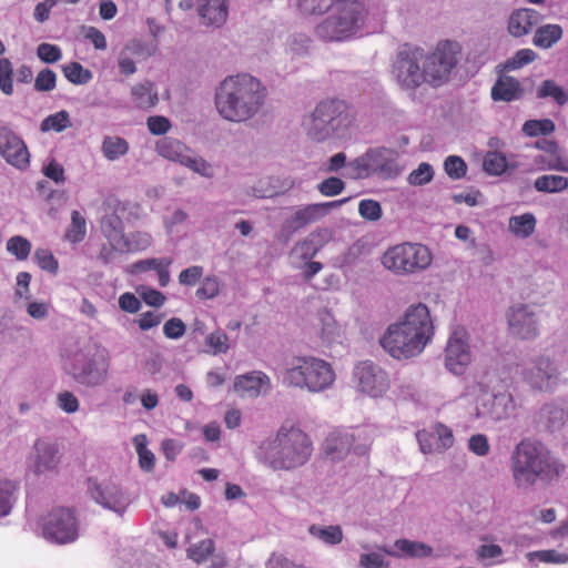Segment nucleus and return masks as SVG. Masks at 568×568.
<instances>
[{
  "label": "nucleus",
  "mask_w": 568,
  "mask_h": 568,
  "mask_svg": "<svg viewBox=\"0 0 568 568\" xmlns=\"http://www.w3.org/2000/svg\"><path fill=\"white\" fill-rule=\"evenodd\" d=\"M266 87L248 74L226 77L216 88L215 108L219 114L230 122H245L254 118L265 103Z\"/></svg>",
  "instance_id": "f257e3e1"
},
{
  "label": "nucleus",
  "mask_w": 568,
  "mask_h": 568,
  "mask_svg": "<svg viewBox=\"0 0 568 568\" xmlns=\"http://www.w3.org/2000/svg\"><path fill=\"white\" fill-rule=\"evenodd\" d=\"M433 335L429 310L418 303L410 305L398 322L387 327L381 345L392 357L407 359L422 353Z\"/></svg>",
  "instance_id": "f03ea898"
},
{
  "label": "nucleus",
  "mask_w": 568,
  "mask_h": 568,
  "mask_svg": "<svg viewBox=\"0 0 568 568\" xmlns=\"http://www.w3.org/2000/svg\"><path fill=\"white\" fill-rule=\"evenodd\" d=\"M312 452V440L305 432L283 425L274 437L261 443L257 459L274 471H290L304 466Z\"/></svg>",
  "instance_id": "7ed1b4c3"
},
{
  "label": "nucleus",
  "mask_w": 568,
  "mask_h": 568,
  "mask_svg": "<svg viewBox=\"0 0 568 568\" xmlns=\"http://www.w3.org/2000/svg\"><path fill=\"white\" fill-rule=\"evenodd\" d=\"M511 474L518 489H529L537 484L549 485L559 478V467L539 442L525 438L511 453Z\"/></svg>",
  "instance_id": "20e7f679"
},
{
  "label": "nucleus",
  "mask_w": 568,
  "mask_h": 568,
  "mask_svg": "<svg viewBox=\"0 0 568 568\" xmlns=\"http://www.w3.org/2000/svg\"><path fill=\"white\" fill-rule=\"evenodd\" d=\"M62 358L64 372L75 383L87 387H97L104 383L108 364L87 341L69 339Z\"/></svg>",
  "instance_id": "39448f33"
},
{
  "label": "nucleus",
  "mask_w": 568,
  "mask_h": 568,
  "mask_svg": "<svg viewBox=\"0 0 568 568\" xmlns=\"http://www.w3.org/2000/svg\"><path fill=\"white\" fill-rule=\"evenodd\" d=\"M367 11L356 0H339L328 16L315 28L323 41H344L355 36L364 26Z\"/></svg>",
  "instance_id": "423d86ee"
},
{
  "label": "nucleus",
  "mask_w": 568,
  "mask_h": 568,
  "mask_svg": "<svg viewBox=\"0 0 568 568\" xmlns=\"http://www.w3.org/2000/svg\"><path fill=\"white\" fill-rule=\"evenodd\" d=\"M353 122L348 104L339 99L321 101L310 115L306 124L307 136L324 142L343 134Z\"/></svg>",
  "instance_id": "0eeeda50"
},
{
  "label": "nucleus",
  "mask_w": 568,
  "mask_h": 568,
  "mask_svg": "<svg viewBox=\"0 0 568 568\" xmlns=\"http://www.w3.org/2000/svg\"><path fill=\"white\" fill-rule=\"evenodd\" d=\"M398 158L399 154L394 149L385 146L371 148L348 163L347 176L351 179H365L369 176H377L383 180L395 179L402 173Z\"/></svg>",
  "instance_id": "6e6552de"
},
{
  "label": "nucleus",
  "mask_w": 568,
  "mask_h": 568,
  "mask_svg": "<svg viewBox=\"0 0 568 568\" xmlns=\"http://www.w3.org/2000/svg\"><path fill=\"white\" fill-rule=\"evenodd\" d=\"M432 263V253L419 243H402L388 248L382 264L394 274L406 275L426 270Z\"/></svg>",
  "instance_id": "1a4fd4ad"
},
{
  "label": "nucleus",
  "mask_w": 568,
  "mask_h": 568,
  "mask_svg": "<svg viewBox=\"0 0 568 568\" xmlns=\"http://www.w3.org/2000/svg\"><path fill=\"white\" fill-rule=\"evenodd\" d=\"M520 407L509 390L489 393L480 385V394L476 397L475 418L490 422H504L516 417Z\"/></svg>",
  "instance_id": "9d476101"
},
{
  "label": "nucleus",
  "mask_w": 568,
  "mask_h": 568,
  "mask_svg": "<svg viewBox=\"0 0 568 568\" xmlns=\"http://www.w3.org/2000/svg\"><path fill=\"white\" fill-rule=\"evenodd\" d=\"M460 47L455 41H440L434 51L423 58L427 83L438 87L445 83L458 62Z\"/></svg>",
  "instance_id": "9b49d317"
},
{
  "label": "nucleus",
  "mask_w": 568,
  "mask_h": 568,
  "mask_svg": "<svg viewBox=\"0 0 568 568\" xmlns=\"http://www.w3.org/2000/svg\"><path fill=\"white\" fill-rule=\"evenodd\" d=\"M424 50L420 48H404L397 53L393 64V74L404 89L414 90L427 83L423 65Z\"/></svg>",
  "instance_id": "f8f14e48"
},
{
  "label": "nucleus",
  "mask_w": 568,
  "mask_h": 568,
  "mask_svg": "<svg viewBox=\"0 0 568 568\" xmlns=\"http://www.w3.org/2000/svg\"><path fill=\"white\" fill-rule=\"evenodd\" d=\"M42 536L50 542L64 545L78 538L79 525L74 513L68 508H55L41 520Z\"/></svg>",
  "instance_id": "ddd939ff"
},
{
  "label": "nucleus",
  "mask_w": 568,
  "mask_h": 568,
  "mask_svg": "<svg viewBox=\"0 0 568 568\" xmlns=\"http://www.w3.org/2000/svg\"><path fill=\"white\" fill-rule=\"evenodd\" d=\"M353 383L359 394L374 399L385 396L390 387L388 374L371 361L354 366Z\"/></svg>",
  "instance_id": "4468645a"
},
{
  "label": "nucleus",
  "mask_w": 568,
  "mask_h": 568,
  "mask_svg": "<svg viewBox=\"0 0 568 568\" xmlns=\"http://www.w3.org/2000/svg\"><path fill=\"white\" fill-rule=\"evenodd\" d=\"M88 493L101 507L123 516L131 504L129 494L116 483L88 479Z\"/></svg>",
  "instance_id": "2eb2a0df"
},
{
  "label": "nucleus",
  "mask_w": 568,
  "mask_h": 568,
  "mask_svg": "<svg viewBox=\"0 0 568 568\" xmlns=\"http://www.w3.org/2000/svg\"><path fill=\"white\" fill-rule=\"evenodd\" d=\"M521 375L532 389L539 392H552L560 379V371L557 364L544 355L532 358L523 368Z\"/></svg>",
  "instance_id": "dca6fc26"
},
{
  "label": "nucleus",
  "mask_w": 568,
  "mask_h": 568,
  "mask_svg": "<svg viewBox=\"0 0 568 568\" xmlns=\"http://www.w3.org/2000/svg\"><path fill=\"white\" fill-rule=\"evenodd\" d=\"M510 333L525 341L535 339L539 334V320L535 307L528 304H516L507 313Z\"/></svg>",
  "instance_id": "f3484780"
},
{
  "label": "nucleus",
  "mask_w": 568,
  "mask_h": 568,
  "mask_svg": "<svg viewBox=\"0 0 568 568\" xmlns=\"http://www.w3.org/2000/svg\"><path fill=\"white\" fill-rule=\"evenodd\" d=\"M159 154L170 161L179 162L192 171L205 174L209 168L206 161L194 155V153L181 141L172 138H165L156 144Z\"/></svg>",
  "instance_id": "a211bd4d"
},
{
  "label": "nucleus",
  "mask_w": 568,
  "mask_h": 568,
  "mask_svg": "<svg viewBox=\"0 0 568 568\" xmlns=\"http://www.w3.org/2000/svg\"><path fill=\"white\" fill-rule=\"evenodd\" d=\"M356 436L353 433L334 430L324 440V453L332 460H341L351 452L357 456H363L368 452L367 443L355 444Z\"/></svg>",
  "instance_id": "6ab92c4d"
},
{
  "label": "nucleus",
  "mask_w": 568,
  "mask_h": 568,
  "mask_svg": "<svg viewBox=\"0 0 568 568\" xmlns=\"http://www.w3.org/2000/svg\"><path fill=\"white\" fill-rule=\"evenodd\" d=\"M103 215L101 217L100 229L109 243L120 245L124 241V225L120 212H124L121 203L109 197L102 204Z\"/></svg>",
  "instance_id": "aec40b11"
},
{
  "label": "nucleus",
  "mask_w": 568,
  "mask_h": 568,
  "mask_svg": "<svg viewBox=\"0 0 568 568\" xmlns=\"http://www.w3.org/2000/svg\"><path fill=\"white\" fill-rule=\"evenodd\" d=\"M469 363L470 351L466 342V332L456 329L445 349V365L455 375H462Z\"/></svg>",
  "instance_id": "412c9836"
},
{
  "label": "nucleus",
  "mask_w": 568,
  "mask_h": 568,
  "mask_svg": "<svg viewBox=\"0 0 568 568\" xmlns=\"http://www.w3.org/2000/svg\"><path fill=\"white\" fill-rule=\"evenodd\" d=\"M0 154L9 164L20 170L29 165L30 154L27 145L7 126L0 128Z\"/></svg>",
  "instance_id": "4be33fe9"
},
{
  "label": "nucleus",
  "mask_w": 568,
  "mask_h": 568,
  "mask_svg": "<svg viewBox=\"0 0 568 568\" xmlns=\"http://www.w3.org/2000/svg\"><path fill=\"white\" fill-rule=\"evenodd\" d=\"M304 372L306 374V388L310 392H323L331 387L335 381V373L331 365L315 357H304Z\"/></svg>",
  "instance_id": "5701e85b"
},
{
  "label": "nucleus",
  "mask_w": 568,
  "mask_h": 568,
  "mask_svg": "<svg viewBox=\"0 0 568 568\" xmlns=\"http://www.w3.org/2000/svg\"><path fill=\"white\" fill-rule=\"evenodd\" d=\"M30 460V469L36 475L54 470L60 463L58 444L47 439H37Z\"/></svg>",
  "instance_id": "b1692460"
},
{
  "label": "nucleus",
  "mask_w": 568,
  "mask_h": 568,
  "mask_svg": "<svg viewBox=\"0 0 568 568\" xmlns=\"http://www.w3.org/2000/svg\"><path fill=\"white\" fill-rule=\"evenodd\" d=\"M542 18V14L535 9H517L508 19V32L515 38L524 37L538 26Z\"/></svg>",
  "instance_id": "393cba45"
},
{
  "label": "nucleus",
  "mask_w": 568,
  "mask_h": 568,
  "mask_svg": "<svg viewBox=\"0 0 568 568\" xmlns=\"http://www.w3.org/2000/svg\"><path fill=\"white\" fill-rule=\"evenodd\" d=\"M317 220L318 217L313 204L297 210L291 217L283 222L277 235L278 241L287 243L295 232Z\"/></svg>",
  "instance_id": "a878e982"
},
{
  "label": "nucleus",
  "mask_w": 568,
  "mask_h": 568,
  "mask_svg": "<svg viewBox=\"0 0 568 568\" xmlns=\"http://www.w3.org/2000/svg\"><path fill=\"white\" fill-rule=\"evenodd\" d=\"M568 418V410L557 402L545 404L538 413V423L549 432L560 429Z\"/></svg>",
  "instance_id": "bb28decb"
},
{
  "label": "nucleus",
  "mask_w": 568,
  "mask_h": 568,
  "mask_svg": "<svg viewBox=\"0 0 568 568\" xmlns=\"http://www.w3.org/2000/svg\"><path fill=\"white\" fill-rule=\"evenodd\" d=\"M197 12L205 24L221 27L227 18L226 0H197Z\"/></svg>",
  "instance_id": "cd10ccee"
},
{
  "label": "nucleus",
  "mask_w": 568,
  "mask_h": 568,
  "mask_svg": "<svg viewBox=\"0 0 568 568\" xmlns=\"http://www.w3.org/2000/svg\"><path fill=\"white\" fill-rule=\"evenodd\" d=\"M525 90L520 82L509 75H501L491 88V98L494 101L510 102L524 97Z\"/></svg>",
  "instance_id": "c85d7f7f"
},
{
  "label": "nucleus",
  "mask_w": 568,
  "mask_h": 568,
  "mask_svg": "<svg viewBox=\"0 0 568 568\" xmlns=\"http://www.w3.org/2000/svg\"><path fill=\"white\" fill-rule=\"evenodd\" d=\"M333 232L329 229L322 227L312 232L298 245L302 250L303 258H312L316 253L332 239Z\"/></svg>",
  "instance_id": "c756f323"
},
{
  "label": "nucleus",
  "mask_w": 568,
  "mask_h": 568,
  "mask_svg": "<svg viewBox=\"0 0 568 568\" xmlns=\"http://www.w3.org/2000/svg\"><path fill=\"white\" fill-rule=\"evenodd\" d=\"M562 34L564 29L561 26L555 23L544 24L536 29L532 43L540 49H550L562 38Z\"/></svg>",
  "instance_id": "7c9ffc66"
},
{
  "label": "nucleus",
  "mask_w": 568,
  "mask_h": 568,
  "mask_svg": "<svg viewBox=\"0 0 568 568\" xmlns=\"http://www.w3.org/2000/svg\"><path fill=\"white\" fill-rule=\"evenodd\" d=\"M132 95L135 105L144 110L153 108L159 101L158 92L153 90V83L150 81L134 85Z\"/></svg>",
  "instance_id": "2f4dec72"
},
{
  "label": "nucleus",
  "mask_w": 568,
  "mask_h": 568,
  "mask_svg": "<svg viewBox=\"0 0 568 568\" xmlns=\"http://www.w3.org/2000/svg\"><path fill=\"white\" fill-rule=\"evenodd\" d=\"M536 97L538 99L551 98L558 105H565L568 102V91L550 79L541 82Z\"/></svg>",
  "instance_id": "473e14b6"
},
{
  "label": "nucleus",
  "mask_w": 568,
  "mask_h": 568,
  "mask_svg": "<svg viewBox=\"0 0 568 568\" xmlns=\"http://www.w3.org/2000/svg\"><path fill=\"white\" fill-rule=\"evenodd\" d=\"M535 227L536 219L531 213H525L509 219V230L516 236L527 239L535 232Z\"/></svg>",
  "instance_id": "72a5a7b5"
},
{
  "label": "nucleus",
  "mask_w": 568,
  "mask_h": 568,
  "mask_svg": "<svg viewBox=\"0 0 568 568\" xmlns=\"http://www.w3.org/2000/svg\"><path fill=\"white\" fill-rule=\"evenodd\" d=\"M395 547L412 558H425L434 555V549L425 542L408 539H398Z\"/></svg>",
  "instance_id": "f704fd0d"
},
{
  "label": "nucleus",
  "mask_w": 568,
  "mask_h": 568,
  "mask_svg": "<svg viewBox=\"0 0 568 568\" xmlns=\"http://www.w3.org/2000/svg\"><path fill=\"white\" fill-rule=\"evenodd\" d=\"M321 337L326 344L337 342L341 337V327L328 311L320 313Z\"/></svg>",
  "instance_id": "c9c22d12"
},
{
  "label": "nucleus",
  "mask_w": 568,
  "mask_h": 568,
  "mask_svg": "<svg viewBox=\"0 0 568 568\" xmlns=\"http://www.w3.org/2000/svg\"><path fill=\"white\" fill-rule=\"evenodd\" d=\"M534 185L539 192L556 193L568 187V179L561 175H542L535 181Z\"/></svg>",
  "instance_id": "e433bc0d"
},
{
  "label": "nucleus",
  "mask_w": 568,
  "mask_h": 568,
  "mask_svg": "<svg viewBox=\"0 0 568 568\" xmlns=\"http://www.w3.org/2000/svg\"><path fill=\"white\" fill-rule=\"evenodd\" d=\"M121 51L130 58L145 60L154 54L155 45L145 43L139 39H131L124 44Z\"/></svg>",
  "instance_id": "4c0bfd02"
},
{
  "label": "nucleus",
  "mask_w": 568,
  "mask_h": 568,
  "mask_svg": "<svg viewBox=\"0 0 568 568\" xmlns=\"http://www.w3.org/2000/svg\"><path fill=\"white\" fill-rule=\"evenodd\" d=\"M310 534L328 545H337L343 539V531L338 525L327 527L312 525Z\"/></svg>",
  "instance_id": "58836bf2"
},
{
  "label": "nucleus",
  "mask_w": 568,
  "mask_h": 568,
  "mask_svg": "<svg viewBox=\"0 0 568 568\" xmlns=\"http://www.w3.org/2000/svg\"><path fill=\"white\" fill-rule=\"evenodd\" d=\"M152 237L146 232L136 231L124 235V241H121V252H134L145 250L151 245Z\"/></svg>",
  "instance_id": "ea45409f"
},
{
  "label": "nucleus",
  "mask_w": 568,
  "mask_h": 568,
  "mask_svg": "<svg viewBox=\"0 0 568 568\" xmlns=\"http://www.w3.org/2000/svg\"><path fill=\"white\" fill-rule=\"evenodd\" d=\"M129 150L128 142L119 136H106L102 143V151L104 156L114 161L120 156L124 155Z\"/></svg>",
  "instance_id": "a19ab883"
},
{
  "label": "nucleus",
  "mask_w": 568,
  "mask_h": 568,
  "mask_svg": "<svg viewBox=\"0 0 568 568\" xmlns=\"http://www.w3.org/2000/svg\"><path fill=\"white\" fill-rule=\"evenodd\" d=\"M306 372L304 369V357L296 359V363L285 369L283 382L288 386L304 388L306 387Z\"/></svg>",
  "instance_id": "79ce46f5"
},
{
  "label": "nucleus",
  "mask_w": 568,
  "mask_h": 568,
  "mask_svg": "<svg viewBox=\"0 0 568 568\" xmlns=\"http://www.w3.org/2000/svg\"><path fill=\"white\" fill-rule=\"evenodd\" d=\"M133 440L139 455L140 467L145 471H151L154 468L155 456L146 448V436L140 434L136 435Z\"/></svg>",
  "instance_id": "37998d69"
},
{
  "label": "nucleus",
  "mask_w": 568,
  "mask_h": 568,
  "mask_svg": "<svg viewBox=\"0 0 568 568\" xmlns=\"http://www.w3.org/2000/svg\"><path fill=\"white\" fill-rule=\"evenodd\" d=\"M72 125L70 115L67 111L62 110L54 114L47 116L40 125L42 132L53 130L55 132H62L63 130Z\"/></svg>",
  "instance_id": "c03bdc74"
},
{
  "label": "nucleus",
  "mask_w": 568,
  "mask_h": 568,
  "mask_svg": "<svg viewBox=\"0 0 568 568\" xmlns=\"http://www.w3.org/2000/svg\"><path fill=\"white\" fill-rule=\"evenodd\" d=\"M483 169L490 175H500L507 169L505 155L497 151L487 152L483 161Z\"/></svg>",
  "instance_id": "a18cd8bd"
},
{
  "label": "nucleus",
  "mask_w": 568,
  "mask_h": 568,
  "mask_svg": "<svg viewBox=\"0 0 568 568\" xmlns=\"http://www.w3.org/2000/svg\"><path fill=\"white\" fill-rule=\"evenodd\" d=\"M214 549H215L214 540L209 538V539L201 540L197 544L191 545L186 549V555L190 559H192L196 564H201V562L205 561L214 552Z\"/></svg>",
  "instance_id": "49530a36"
},
{
  "label": "nucleus",
  "mask_w": 568,
  "mask_h": 568,
  "mask_svg": "<svg viewBox=\"0 0 568 568\" xmlns=\"http://www.w3.org/2000/svg\"><path fill=\"white\" fill-rule=\"evenodd\" d=\"M262 378L254 375L240 376L234 382V389L241 395L257 396Z\"/></svg>",
  "instance_id": "de8ad7c7"
},
{
  "label": "nucleus",
  "mask_w": 568,
  "mask_h": 568,
  "mask_svg": "<svg viewBox=\"0 0 568 568\" xmlns=\"http://www.w3.org/2000/svg\"><path fill=\"white\" fill-rule=\"evenodd\" d=\"M64 77L73 84H85L92 79L90 70L79 62H71L63 67Z\"/></svg>",
  "instance_id": "09e8293b"
},
{
  "label": "nucleus",
  "mask_w": 568,
  "mask_h": 568,
  "mask_svg": "<svg viewBox=\"0 0 568 568\" xmlns=\"http://www.w3.org/2000/svg\"><path fill=\"white\" fill-rule=\"evenodd\" d=\"M16 485L7 479H0V517L7 516L13 505Z\"/></svg>",
  "instance_id": "8fccbe9b"
},
{
  "label": "nucleus",
  "mask_w": 568,
  "mask_h": 568,
  "mask_svg": "<svg viewBox=\"0 0 568 568\" xmlns=\"http://www.w3.org/2000/svg\"><path fill=\"white\" fill-rule=\"evenodd\" d=\"M555 128V123L549 119L528 120L523 125V132L529 136L547 135L552 133Z\"/></svg>",
  "instance_id": "3c124183"
},
{
  "label": "nucleus",
  "mask_w": 568,
  "mask_h": 568,
  "mask_svg": "<svg viewBox=\"0 0 568 568\" xmlns=\"http://www.w3.org/2000/svg\"><path fill=\"white\" fill-rule=\"evenodd\" d=\"M537 53L531 49H520L511 58L506 60L504 69L507 71L517 70L534 62Z\"/></svg>",
  "instance_id": "603ef678"
},
{
  "label": "nucleus",
  "mask_w": 568,
  "mask_h": 568,
  "mask_svg": "<svg viewBox=\"0 0 568 568\" xmlns=\"http://www.w3.org/2000/svg\"><path fill=\"white\" fill-rule=\"evenodd\" d=\"M85 219L79 211H73L71 214V225L67 232V239L73 243L81 242L85 236Z\"/></svg>",
  "instance_id": "864d4df0"
},
{
  "label": "nucleus",
  "mask_w": 568,
  "mask_h": 568,
  "mask_svg": "<svg viewBox=\"0 0 568 568\" xmlns=\"http://www.w3.org/2000/svg\"><path fill=\"white\" fill-rule=\"evenodd\" d=\"M7 250L13 254L17 260L24 261L30 254L31 243L26 237L16 235L8 240Z\"/></svg>",
  "instance_id": "5fc2aeb1"
},
{
  "label": "nucleus",
  "mask_w": 568,
  "mask_h": 568,
  "mask_svg": "<svg viewBox=\"0 0 568 568\" xmlns=\"http://www.w3.org/2000/svg\"><path fill=\"white\" fill-rule=\"evenodd\" d=\"M434 170L429 163L423 162L417 169L412 171L407 178V182L414 186H420L429 183L433 180Z\"/></svg>",
  "instance_id": "6e6d98bb"
},
{
  "label": "nucleus",
  "mask_w": 568,
  "mask_h": 568,
  "mask_svg": "<svg viewBox=\"0 0 568 568\" xmlns=\"http://www.w3.org/2000/svg\"><path fill=\"white\" fill-rule=\"evenodd\" d=\"M444 170L450 179L459 180L465 176L467 164L460 156L449 155L444 161Z\"/></svg>",
  "instance_id": "4d7b16f0"
},
{
  "label": "nucleus",
  "mask_w": 568,
  "mask_h": 568,
  "mask_svg": "<svg viewBox=\"0 0 568 568\" xmlns=\"http://www.w3.org/2000/svg\"><path fill=\"white\" fill-rule=\"evenodd\" d=\"M358 213L364 220L371 222L378 221L383 214L379 202L371 199H365L359 202Z\"/></svg>",
  "instance_id": "13d9d810"
},
{
  "label": "nucleus",
  "mask_w": 568,
  "mask_h": 568,
  "mask_svg": "<svg viewBox=\"0 0 568 568\" xmlns=\"http://www.w3.org/2000/svg\"><path fill=\"white\" fill-rule=\"evenodd\" d=\"M12 74L13 69L10 60L7 58L0 59V89L7 95L13 92Z\"/></svg>",
  "instance_id": "bf43d9fd"
},
{
  "label": "nucleus",
  "mask_w": 568,
  "mask_h": 568,
  "mask_svg": "<svg viewBox=\"0 0 568 568\" xmlns=\"http://www.w3.org/2000/svg\"><path fill=\"white\" fill-rule=\"evenodd\" d=\"M417 440L419 444V448L422 453L424 454H430L434 452H442L438 444H436V435L434 434V430H426L422 429L418 430L417 434Z\"/></svg>",
  "instance_id": "052dcab7"
},
{
  "label": "nucleus",
  "mask_w": 568,
  "mask_h": 568,
  "mask_svg": "<svg viewBox=\"0 0 568 568\" xmlns=\"http://www.w3.org/2000/svg\"><path fill=\"white\" fill-rule=\"evenodd\" d=\"M57 75L51 69L41 70L34 81V89L39 92L51 91L55 88Z\"/></svg>",
  "instance_id": "680f3d73"
},
{
  "label": "nucleus",
  "mask_w": 568,
  "mask_h": 568,
  "mask_svg": "<svg viewBox=\"0 0 568 568\" xmlns=\"http://www.w3.org/2000/svg\"><path fill=\"white\" fill-rule=\"evenodd\" d=\"M344 189V181L336 176H329L317 185V190L325 196L338 195Z\"/></svg>",
  "instance_id": "e2e57ef3"
},
{
  "label": "nucleus",
  "mask_w": 568,
  "mask_h": 568,
  "mask_svg": "<svg viewBox=\"0 0 568 568\" xmlns=\"http://www.w3.org/2000/svg\"><path fill=\"white\" fill-rule=\"evenodd\" d=\"M527 557L529 558V560H534L535 558H538L540 561H544V562H552V564L568 562L567 554H560L554 549L529 552L527 555Z\"/></svg>",
  "instance_id": "0e129e2a"
},
{
  "label": "nucleus",
  "mask_w": 568,
  "mask_h": 568,
  "mask_svg": "<svg viewBox=\"0 0 568 568\" xmlns=\"http://www.w3.org/2000/svg\"><path fill=\"white\" fill-rule=\"evenodd\" d=\"M227 341V335L222 331H215L206 337V344L212 348L214 354L226 353L229 349Z\"/></svg>",
  "instance_id": "69168bd1"
},
{
  "label": "nucleus",
  "mask_w": 568,
  "mask_h": 568,
  "mask_svg": "<svg viewBox=\"0 0 568 568\" xmlns=\"http://www.w3.org/2000/svg\"><path fill=\"white\" fill-rule=\"evenodd\" d=\"M38 58L45 63H54L61 59V50L59 47L50 43H41L37 48Z\"/></svg>",
  "instance_id": "338daca9"
},
{
  "label": "nucleus",
  "mask_w": 568,
  "mask_h": 568,
  "mask_svg": "<svg viewBox=\"0 0 568 568\" xmlns=\"http://www.w3.org/2000/svg\"><path fill=\"white\" fill-rule=\"evenodd\" d=\"M34 258L38 265L52 274L58 271V261L48 250L39 248L34 252Z\"/></svg>",
  "instance_id": "774afa93"
}]
</instances>
